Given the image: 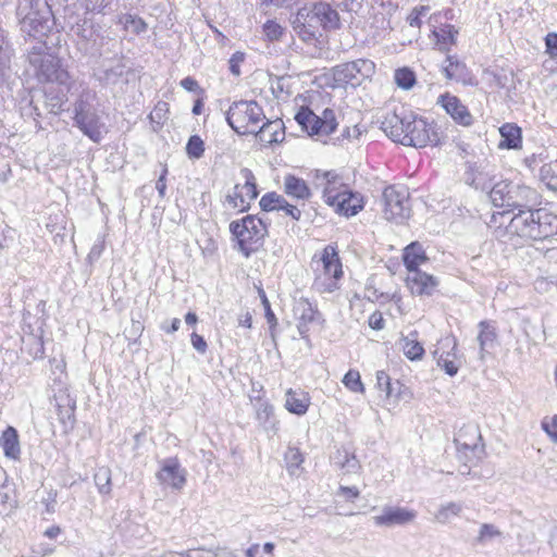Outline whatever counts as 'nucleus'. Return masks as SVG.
<instances>
[{
  "label": "nucleus",
  "mask_w": 557,
  "mask_h": 557,
  "mask_svg": "<svg viewBox=\"0 0 557 557\" xmlns=\"http://www.w3.org/2000/svg\"><path fill=\"white\" fill-rule=\"evenodd\" d=\"M505 233L523 240H543L557 234V215L545 208L519 209L507 218Z\"/></svg>",
  "instance_id": "2"
},
{
  "label": "nucleus",
  "mask_w": 557,
  "mask_h": 557,
  "mask_svg": "<svg viewBox=\"0 0 557 557\" xmlns=\"http://www.w3.org/2000/svg\"><path fill=\"white\" fill-rule=\"evenodd\" d=\"M333 463L344 473H356L360 469V462L354 453L347 449H338L332 457Z\"/></svg>",
  "instance_id": "35"
},
{
  "label": "nucleus",
  "mask_w": 557,
  "mask_h": 557,
  "mask_svg": "<svg viewBox=\"0 0 557 557\" xmlns=\"http://www.w3.org/2000/svg\"><path fill=\"white\" fill-rule=\"evenodd\" d=\"M14 49L8 38V33L0 26V86L10 77Z\"/></svg>",
  "instance_id": "24"
},
{
  "label": "nucleus",
  "mask_w": 557,
  "mask_h": 557,
  "mask_svg": "<svg viewBox=\"0 0 557 557\" xmlns=\"http://www.w3.org/2000/svg\"><path fill=\"white\" fill-rule=\"evenodd\" d=\"M240 176L244 180V184H236L239 187V190L243 196H245V201H247V206L249 207L250 201L258 197V189L256 177L251 170L247 168H243L240 170Z\"/></svg>",
  "instance_id": "37"
},
{
  "label": "nucleus",
  "mask_w": 557,
  "mask_h": 557,
  "mask_svg": "<svg viewBox=\"0 0 557 557\" xmlns=\"http://www.w3.org/2000/svg\"><path fill=\"white\" fill-rule=\"evenodd\" d=\"M374 72V63L370 60L358 59L336 65L333 70V77L338 86L350 85L356 87Z\"/></svg>",
  "instance_id": "11"
},
{
  "label": "nucleus",
  "mask_w": 557,
  "mask_h": 557,
  "mask_svg": "<svg viewBox=\"0 0 557 557\" xmlns=\"http://www.w3.org/2000/svg\"><path fill=\"white\" fill-rule=\"evenodd\" d=\"M394 81L399 88L405 90L411 89L417 82L414 72L409 67L397 69L394 74Z\"/></svg>",
  "instance_id": "44"
},
{
  "label": "nucleus",
  "mask_w": 557,
  "mask_h": 557,
  "mask_svg": "<svg viewBox=\"0 0 557 557\" xmlns=\"http://www.w3.org/2000/svg\"><path fill=\"white\" fill-rule=\"evenodd\" d=\"M283 127V122L280 120L267 121L262 125L259 124L255 135L258 136L261 143L268 145L281 143L285 136Z\"/></svg>",
  "instance_id": "27"
},
{
  "label": "nucleus",
  "mask_w": 557,
  "mask_h": 557,
  "mask_svg": "<svg viewBox=\"0 0 557 557\" xmlns=\"http://www.w3.org/2000/svg\"><path fill=\"white\" fill-rule=\"evenodd\" d=\"M263 34L270 41H277L284 34V28L275 21L269 20L263 26Z\"/></svg>",
  "instance_id": "49"
},
{
  "label": "nucleus",
  "mask_w": 557,
  "mask_h": 557,
  "mask_svg": "<svg viewBox=\"0 0 557 557\" xmlns=\"http://www.w3.org/2000/svg\"><path fill=\"white\" fill-rule=\"evenodd\" d=\"M442 70L445 77L449 81L460 82L462 84L472 83V78L467 66L451 55L446 58Z\"/></svg>",
  "instance_id": "28"
},
{
  "label": "nucleus",
  "mask_w": 557,
  "mask_h": 557,
  "mask_svg": "<svg viewBox=\"0 0 557 557\" xmlns=\"http://www.w3.org/2000/svg\"><path fill=\"white\" fill-rule=\"evenodd\" d=\"M16 16L22 35L37 42H46L54 26L53 13L46 0H18Z\"/></svg>",
  "instance_id": "4"
},
{
  "label": "nucleus",
  "mask_w": 557,
  "mask_h": 557,
  "mask_svg": "<svg viewBox=\"0 0 557 557\" xmlns=\"http://www.w3.org/2000/svg\"><path fill=\"white\" fill-rule=\"evenodd\" d=\"M14 503L13 490L10 485L4 483L0 486V506H12Z\"/></svg>",
  "instance_id": "60"
},
{
  "label": "nucleus",
  "mask_w": 557,
  "mask_h": 557,
  "mask_svg": "<svg viewBox=\"0 0 557 557\" xmlns=\"http://www.w3.org/2000/svg\"><path fill=\"white\" fill-rule=\"evenodd\" d=\"M227 124L238 135L255 134L265 119L263 109L253 100L234 101L226 111Z\"/></svg>",
  "instance_id": "7"
},
{
  "label": "nucleus",
  "mask_w": 557,
  "mask_h": 557,
  "mask_svg": "<svg viewBox=\"0 0 557 557\" xmlns=\"http://www.w3.org/2000/svg\"><path fill=\"white\" fill-rule=\"evenodd\" d=\"M280 211L284 212V215L289 216L294 221H299L301 218V210L298 206L288 202L285 199V203H282Z\"/></svg>",
  "instance_id": "58"
},
{
  "label": "nucleus",
  "mask_w": 557,
  "mask_h": 557,
  "mask_svg": "<svg viewBox=\"0 0 557 557\" xmlns=\"http://www.w3.org/2000/svg\"><path fill=\"white\" fill-rule=\"evenodd\" d=\"M180 85L187 91H191V92L202 91L198 82L190 76L183 78L181 81Z\"/></svg>",
  "instance_id": "64"
},
{
  "label": "nucleus",
  "mask_w": 557,
  "mask_h": 557,
  "mask_svg": "<svg viewBox=\"0 0 557 557\" xmlns=\"http://www.w3.org/2000/svg\"><path fill=\"white\" fill-rule=\"evenodd\" d=\"M502 140L500 149H519L522 145L521 128L513 123H506L499 128Z\"/></svg>",
  "instance_id": "31"
},
{
  "label": "nucleus",
  "mask_w": 557,
  "mask_h": 557,
  "mask_svg": "<svg viewBox=\"0 0 557 557\" xmlns=\"http://www.w3.org/2000/svg\"><path fill=\"white\" fill-rule=\"evenodd\" d=\"M27 60L40 83L69 84L67 70L62 66L60 58L48 52L46 42H36L27 51Z\"/></svg>",
  "instance_id": "5"
},
{
  "label": "nucleus",
  "mask_w": 557,
  "mask_h": 557,
  "mask_svg": "<svg viewBox=\"0 0 557 557\" xmlns=\"http://www.w3.org/2000/svg\"><path fill=\"white\" fill-rule=\"evenodd\" d=\"M532 193V190L525 186H520L518 184H511L509 188L508 196L506 200L504 201V207L507 208V210H504L502 212L494 213L492 215V223H497V219L499 218L502 221L500 223H505L507 218L510 216V214L513 212V210L523 209L524 205L523 201L529 197V195Z\"/></svg>",
  "instance_id": "16"
},
{
  "label": "nucleus",
  "mask_w": 557,
  "mask_h": 557,
  "mask_svg": "<svg viewBox=\"0 0 557 557\" xmlns=\"http://www.w3.org/2000/svg\"><path fill=\"white\" fill-rule=\"evenodd\" d=\"M494 169L484 162H468L465 181L475 189L485 190L491 187Z\"/></svg>",
  "instance_id": "18"
},
{
  "label": "nucleus",
  "mask_w": 557,
  "mask_h": 557,
  "mask_svg": "<svg viewBox=\"0 0 557 557\" xmlns=\"http://www.w3.org/2000/svg\"><path fill=\"white\" fill-rule=\"evenodd\" d=\"M295 120L310 136H327L332 134L338 123L334 110L324 109L322 115H317L307 107H301L295 115Z\"/></svg>",
  "instance_id": "9"
},
{
  "label": "nucleus",
  "mask_w": 557,
  "mask_h": 557,
  "mask_svg": "<svg viewBox=\"0 0 557 557\" xmlns=\"http://www.w3.org/2000/svg\"><path fill=\"white\" fill-rule=\"evenodd\" d=\"M403 350L405 356L410 360H419L424 354L422 344L418 341V332L412 331L403 338Z\"/></svg>",
  "instance_id": "38"
},
{
  "label": "nucleus",
  "mask_w": 557,
  "mask_h": 557,
  "mask_svg": "<svg viewBox=\"0 0 557 557\" xmlns=\"http://www.w3.org/2000/svg\"><path fill=\"white\" fill-rule=\"evenodd\" d=\"M327 205L336 213L349 218L363 209V198L359 193L344 188L339 195H336L334 202H329Z\"/></svg>",
  "instance_id": "17"
},
{
  "label": "nucleus",
  "mask_w": 557,
  "mask_h": 557,
  "mask_svg": "<svg viewBox=\"0 0 557 557\" xmlns=\"http://www.w3.org/2000/svg\"><path fill=\"white\" fill-rule=\"evenodd\" d=\"M124 25L137 35L145 33L148 27L147 23L141 17L132 14L125 15Z\"/></svg>",
  "instance_id": "51"
},
{
  "label": "nucleus",
  "mask_w": 557,
  "mask_h": 557,
  "mask_svg": "<svg viewBox=\"0 0 557 557\" xmlns=\"http://www.w3.org/2000/svg\"><path fill=\"white\" fill-rule=\"evenodd\" d=\"M294 33L305 42L313 44L321 36V29L339 27V15L331 4L317 2L300 8L292 20Z\"/></svg>",
  "instance_id": "3"
},
{
  "label": "nucleus",
  "mask_w": 557,
  "mask_h": 557,
  "mask_svg": "<svg viewBox=\"0 0 557 557\" xmlns=\"http://www.w3.org/2000/svg\"><path fill=\"white\" fill-rule=\"evenodd\" d=\"M283 190L286 196L302 202L310 199L312 195L306 181L293 174L284 177Z\"/></svg>",
  "instance_id": "26"
},
{
  "label": "nucleus",
  "mask_w": 557,
  "mask_h": 557,
  "mask_svg": "<svg viewBox=\"0 0 557 557\" xmlns=\"http://www.w3.org/2000/svg\"><path fill=\"white\" fill-rule=\"evenodd\" d=\"M499 536H502V532L498 528L491 523H483L480 527L475 542L479 545H486L488 542Z\"/></svg>",
  "instance_id": "45"
},
{
  "label": "nucleus",
  "mask_w": 557,
  "mask_h": 557,
  "mask_svg": "<svg viewBox=\"0 0 557 557\" xmlns=\"http://www.w3.org/2000/svg\"><path fill=\"white\" fill-rule=\"evenodd\" d=\"M81 92L74 103V115L96 110L97 92L86 84L79 83Z\"/></svg>",
  "instance_id": "34"
},
{
  "label": "nucleus",
  "mask_w": 557,
  "mask_h": 557,
  "mask_svg": "<svg viewBox=\"0 0 557 557\" xmlns=\"http://www.w3.org/2000/svg\"><path fill=\"white\" fill-rule=\"evenodd\" d=\"M226 200L232 206L233 209H237L238 211L248 210L247 201H245V196L242 195L239 187L235 185L233 194L227 195Z\"/></svg>",
  "instance_id": "53"
},
{
  "label": "nucleus",
  "mask_w": 557,
  "mask_h": 557,
  "mask_svg": "<svg viewBox=\"0 0 557 557\" xmlns=\"http://www.w3.org/2000/svg\"><path fill=\"white\" fill-rule=\"evenodd\" d=\"M382 129L393 141L404 146L424 148L442 141V133L433 121L405 109L388 113L382 122Z\"/></svg>",
  "instance_id": "1"
},
{
  "label": "nucleus",
  "mask_w": 557,
  "mask_h": 557,
  "mask_svg": "<svg viewBox=\"0 0 557 557\" xmlns=\"http://www.w3.org/2000/svg\"><path fill=\"white\" fill-rule=\"evenodd\" d=\"M205 152V143L198 135H191L186 145V153L190 159H200Z\"/></svg>",
  "instance_id": "46"
},
{
  "label": "nucleus",
  "mask_w": 557,
  "mask_h": 557,
  "mask_svg": "<svg viewBox=\"0 0 557 557\" xmlns=\"http://www.w3.org/2000/svg\"><path fill=\"white\" fill-rule=\"evenodd\" d=\"M478 327V342L480 346L479 355L480 359L484 360L485 355L488 352V350L495 346V343L498 337L497 327L494 321L488 320L481 321Z\"/></svg>",
  "instance_id": "25"
},
{
  "label": "nucleus",
  "mask_w": 557,
  "mask_h": 557,
  "mask_svg": "<svg viewBox=\"0 0 557 557\" xmlns=\"http://www.w3.org/2000/svg\"><path fill=\"white\" fill-rule=\"evenodd\" d=\"M0 447L4 456L10 459H18L21 455L20 440L17 431L13 426H8L0 436Z\"/></svg>",
  "instance_id": "32"
},
{
  "label": "nucleus",
  "mask_w": 557,
  "mask_h": 557,
  "mask_svg": "<svg viewBox=\"0 0 557 557\" xmlns=\"http://www.w3.org/2000/svg\"><path fill=\"white\" fill-rule=\"evenodd\" d=\"M542 429L548 437L557 444V414H554L549 420L545 418L542 421Z\"/></svg>",
  "instance_id": "56"
},
{
  "label": "nucleus",
  "mask_w": 557,
  "mask_h": 557,
  "mask_svg": "<svg viewBox=\"0 0 557 557\" xmlns=\"http://www.w3.org/2000/svg\"><path fill=\"white\" fill-rule=\"evenodd\" d=\"M245 60V53L240 51H236L232 54L228 63H230V71L233 75L239 76L240 75V64Z\"/></svg>",
  "instance_id": "59"
},
{
  "label": "nucleus",
  "mask_w": 557,
  "mask_h": 557,
  "mask_svg": "<svg viewBox=\"0 0 557 557\" xmlns=\"http://www.w3.org/2000/svg\"><path fill=\"white\" fill-rule=\"evenodd\" d=\"M282 203H285V197L275 191L264 194L259 202L262 211H280Z\"/></svg>",
  "instance_id": "43"
},
{
  "label": "nucleus",
  "mask_w": 557,
  "mask_h": 557,
  "mask_svg": "<svg viewBox=\"0 0 557 557\" xmlns=\"http://www.w3.org/2000/svg\"><path fill=\"white\" fill-rule=\"evenodd\" d=\"M314 262L315 271L319 273L313 281L312 288L321 294L333 293L338 288L337 282L343 275L342 263L336 250L332 246H326L321 258Z\"/></svg>",
  "instance_id": "8"
},
{
  "label": "nucleus",
  "mask_w": 557,
  "mask_h": 557,
  "mask_svg": "<svg viewBox=\"0 0 557 557\" xmlns=\"http://www.w3.org/2000/svg\"><path fill=\"white\" fill-rule=\"evenodd\" d=\"M271 89L275 98H282L283 94H287L285 90V78L277 77L274 82L271 83Z\"/></svg>",
  "instance_id": "63"
},
{
  "label": "nucleus",
  "mask_w": 557,
  "mask_h": 557,
  "mask_svg": "<svg viewBox=\"0 0 557 557\" xmlns=\"http://www.w3.org/2000/svg\"><path fill=\"white\" fill-rule=\"evenodd\" d=\"M123 75V65L117 64L103 71V75L100 77L104 84H115L117 79Z\"/></svg>",
  "instance_id": "55"
},
{
  "label": "nucleus",
  "mask_w": 557,
  "mask_h": 557,
  "mask_svg": "<svg viewBox=\"0 0 557 557\" xmlns=\"http://www.w3.org/2000/svg\"><path fill=\"white\" fill-rule=\"evenodd\" d=\"M416 518L417 512L413 509L400 506H384L379 515L372 517V520L376 527L394 528L408 525Z\"/></svg>",
  "instance_id": "13"
},
{
  "label": "nucleus",
  "mask_w": 557,
  "mask_h": 557,
  "mask_svg": "<svg viewBox=\"0 0 557 557\" xmlns=\"http://www.w3.org/2000/svg\"><path fill=\"white\" fill-rule=\"evenodd\" d=\"M156 476L161 485L181 491L186 484L187 471L177 458H166L160 461V469Z\"/></svg>",
  "instance_id": "14"
},
{
  "label": "nucleus",
  "mask_w": 557,
  "mask_h": 557,
  "mask_svg": "<svg viewBox=\"0 0 557 557\" xmlns=\"http://www.w3.org/2000/svg\"><path fill=\"white\" fill-rule=\"evenodd\" d=\"M511 182L500 181L495 183L490 190V199L494 207L503 208L506 200Z\"/></svg>",
  "instance_id": "41"
},
{
  "label": "nucleus",
  "mask_w": 557,
  "mask_h": 557,
  "mask_svg": "<svg viewBox=\"0 0 557 557\" xmlns=\"http://www.w3.org/2000/svg\"><path fill=\"white\" fill-rule=\"evenodd\" d=\"M386 220L400 223L410 215L409 191L403 185L387 186L382 194Z\"/></svg>",
  "instance_id": "10"
},
{
  "label": "nucleus",
  "mask_w": 557,
  "mask_h": 557,
  "mask_svg": "<svg viewBox=\"0 0 557 557\" xmlns=\"http://www.w3.org/2000/svg\"><path fill=\"white\" fill-rule=\"evenodd\" d=\"M546 52L552 57H557V33H548L545 37Z\"/></svg>",
  "instance_id": "62"
},
{
  "label": "nucleus",
  "mask_w": 557,
  "mask_h": 557,
  "mask_svg": "<svg viewBox=\"0 0 557 557\" xmlns=\"http://www.w3.org/2000/svg\"><path fill=\"white\" fill-rule=\"evenodd\" d=\"M458 32L450 24H443L432 30V40L440 51H449L456 42Z\"/></svg>",
  "instance_id": "29"
},
{
  "label": "nucleus",
  "mask_w": 557,
  "mask_h": 557,
  "mask_svg": "<svg viewBox=\"0 0 557 557\" xmlns=\"http://www.w3.org/2000/svg\"><path fill=\"white\" fill-rule=\"evenodd\" d=\"M112 0H84L86 13H104Z\"/></svg>",
  "instance_id": "54"
},
{
  "label": "nucleus",
  "mask_w": 557,
  "mask_h": 557,
  "mask_svg": "<svg viewBox=\"0 0 557 557\" xmlns=\"http://www.w3.org/2000/svg\"><path fill=\"white\" fill-rule=\"evenodd\" d=\"M54 398L59 421L63 424L64 429H72L75 422L76 400L66 392L61 391Z\"/></svg>",
  "instance_id": "23"
},
{
  "label": "nucleus",
  "mask_w": 557,
  "mask_h": 557,
  "mask_svg": "<svg viewBox=\"0 0 557 557\" xmlns=\"http://www.w3.org/2000/svg\"><path fill=\"white\" fill-rule=\"evenodd\" d=\"M429 11V7L421 5L419 8H414L411 13L407 17V22L411 27H420L421 25V16H424Z\"/></svg>",
  "instance_id": "57"
},
{
  "label": "nucleus",
  "mask_w": 557,
  "mask_h": 557,
  "mask_svg": "<svg viewBox=\"0 0 557 557\" xmlns=\"http://www.w3.org/2000/svg\"><path fill=\"white\" fill-rule=\"evenodd\" d=\"M190 343L194 349L197 350L199 354L203 355L207 352L208 344L201 335L194 332L190 335Z\"/></svg>",
  "instance_id": "61"
},
{
  "label": "nucleus",
  "mask_w": 557,
  "mask_h": 557,
  "mask_svg": "<svg viewBox=\"0 0 557 557\" xmlns=\"http://www.w3.org/2000/svg\"><path fill=\"white\" fill-rule=\"evenodd\" d=\"M169 113V103L165 101H159L151 113L149 114V119L151 122L162 126L168 119Z\"/></svg>",
  "instance_id": "50"
},
{
  "label": "nucleus",
  "mask_w": 557,
  "mask_h": 557,
  "mask_svg": "<svg viewBox=\"0 0 557 557\" xmlns=\"http://www.w3.org/2000/svg\"><path fill=\"white\" fill-rule=\"evenodd\" d=\"M285 462L287 465V470L290 474L295 473V470L300 467L304 462V457L301 451L296 447H288L284 456Z\"/></svg>",
  "instance_id": "48"
},
{
  "label": "nucleus",
  "mask_w": 557,
  "mask_h": 557,
  "mask_svg": "<svg viewBox=\"0 0 557 557\" xmlns=\"http://www.w3.org/2000/svg\"><path fill=\"white\" fill-rule=\"evenodd\" d=\"M462 508L463 506L461 503L450 502L444 504L438 508L437 512L435 513V519L437 522L442 524L448 523L451 520V518L460 515Z\"/></svg>",
  "instance_id": "40"
},
{
  "label": "nucleus",
  "mask_w": 557,
  "mask_h": 557,
  "mask_svg": "<svg viewBox=\"0 0 557 557\" xmlns=\"http://www.w3.org/2000/svg\"><path fill=\"white\" fill-rule=\"evenodd\" d=\"M75 125L95 143L102 138L103 123L97 113V110L74 115Z\"/></svg>",
  "instance_id": "20"
},
{
  "label": "nucleus",
  "mask_w": 557,
  "mask_h": 557,
  "mask_svg": "<svg viewBox=\"0 0 557 557\" xmlns=\"http://www.w3.org/2000/svg\"><path fill=\"white\" fill-rule=\"evenodd\" d=\"M406 285L413 295L432 296L438 285V280L421 270L409 272Z\"/></svg>",
  "instance_id": "19"
},
{
  "label": "nucleus",
  "mask_w": 557,
  "mask_h": 557,
  "mask_svg": "<svg viewBox=\"0 0 557 557\" xmlns=\"http://www.w3.org/2000/svg\"><path fill=\"white\" fill-rule=\"evenodd\" d=\"M403 260L406 269L409 272H413L419 269V265L428 261L425 251L419 243H411L404 249Z\"/></svg>",
  "instance_id": "30"
},
{
  "label": "nucleus",
  "mask_w": 557,
  "mask_h": 557,
  "mask_svg": "<svg viewBox=\"0 0 557 557\" xmlns=\"http://www.w3.org/2000/svg\"><path fill=\"white\" fill-rule=\"evenodd\" d=\"M310 398L308 394L301 391L288 389L286 392L285 407L295 414H305L308 410Z\"/></svg>",
  "instance_id": "33"
},
{
  "label": "nucleus",
  "mask_w": 557,
  "mask_h": 557,
  "mask_svg": "<svg viewBox=\"0 0 557 557\" xmlns=\"http://www.w3.org/2000/svg\"><path fill=\"white\" fill-rule=\"evenodd\" d=\"M230 232L236 239L238 250L248 258L263 245L268 226L262 218L249 214L232 221Z\"/></svg>",
  "instance_id": "6"
},
{
  "label": "nucleus",
  "mask_w": 557,
  "mask_h": 557,
  "mask_svg": "<svg viewBox=\"0 0 557 557\" xmlns=\"http://www.w3.org/2000/svg\"><path fill=\"white\" fill-rule=\"evenodd\" d=\"M72 30L81 40L83 49L87 51L99 50L101 44L98 42L100 35L97 33L91 20L83 18L72 26Z\"/></svg>",
  "instance_id": "21"
},
{
  "label": "nucleus",
  "mask_w": 557,
  "mask_h": 557,
  "mask_svg": "<svg viewBox=\"0 0 557 557\" xmlns=\"http://www.w3.org/2000/svg\"><path fill=\"white\" fill-rule=\"evenodd\" d=\"M315 177L324 182L323 200L327 205L334 202L336 195H339L344 188H348L344 177L336 171H318Z\"/></svg>",
  "instance_id": "22"
},
{
  "label": "nucleus",
  "mask_w": 557,
  "mask_h": 557,
  "mask_svg": "<svg viewBox=\"0 0 557 557\" xmlns=\"http://www.w3.org/2000/svg\"><path fill=\"white\" fill-rule=\"evenodd\" d=\"M343 384L354 393H363L364 386L360 373L357 370H349L343 377Z\"/></svg>",
  "instance_id": "47"
},
{
  "label": "nucleus",
  "mask_w": 557,
  "mask_h": 557,
  "mask_svg": "<svg viewBox=\"0 0 557 557\" xmlns=\"http://www.w3.org/2000/svg\"><path fill=\"white\" fill-rule=\"evenodd\" d=\"M294 311L300 322L304 324L312 322L317 314V309L307 298H300L297 300L294 307Z\"/></svg>",
  "instance_id": "39"
},
{
  "label": "nucleus",
  "mask_w": 557,
  "mask_h": 557,
  "mask_svg": "<svg viewBox=\"0 0 557 557\" xmlns=\"http://www.w3.org/2000/svg\"><path fill=\"white\" fill-rule=\"evenodd\" d=\"M437 104L445 110L455 123L463 127H469L474 123L473 115L458 97L446 92L437 98Z\"/></svg>",
  "instance_id": "15"
},
{
  "label": "nucleus",
  "mask_w": 557,
  "mask_h": 557,
  "mask_svg": "<svg viewBox=\"0 0 557 557\" xmlns=\"http://www.w3.org/2000/svg\"><path fill=\"white\" fill-rule=\"evenodd\" d=\"M98 492L102 495L111 493V470L108 467H100L94 475Z\"/></svg>",
  "instance_id": "42"
},
{
  "label": "nucleus",
  "mask_w": 557,
  "mask_h": 557,
  "mask_svg": "<svg viewBox=\"0 0 557 557\" xmlns=\"http://www.w3.org/2000/svg\"><path fill=\"white\" fill-rule=\"evenodd\" d=\"M457 339L453 335H446L437 341L433 357L437 366L449 376H455L461 366V360L457 355Z\"/></svg>",
  "instance_id": "12"
},
{
  "label": "nucleus",
  "mask_w": 557,
  "mask_h": 557,
  "mask_svg": "<svg viewBox=\"0 0 557 557\" xmlns=\"http://www.w3.org/2000/svg\"><path fill=\"white\" fill-rule=\"evenodd\" d=\"M256 416H257V420L259 421L260 425L267 432L275 433L277 431L278 421L276 420V418L274 416L273 407L269 403L259 401Z\"/></svg>",
  "instance_id": "36"
},
{
  "label": "nucleus",
  "mask_w": 557,
  "mask_h": 557,
  "mask_svg": "<svg viewBox=\"0 0 557 557\" xmlns=\"http://www.w3.org/2000/svg\"><path fill=\"white\" fill-rule=\"evenodd\" d=\"M376 387L384 393L386 398L392 397L393 395V383L391 382V377L384 371H379L376 373Z\"/></svg>",
  "instance_id": "52"
}]
</instances>
